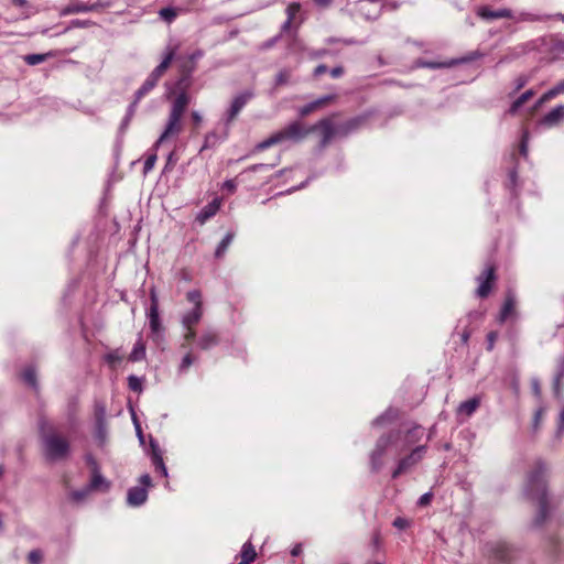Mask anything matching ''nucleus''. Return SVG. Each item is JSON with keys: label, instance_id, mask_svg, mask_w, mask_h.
<instances>
[{"label": "nucleus", "instance_id": "f257e3e1", "mask_svg": "<svg viewBox=\"0 0 564 564\" xmlns=\"http://www.w3.org/2000/svg\"><path fill=\"white\" fill-rule=\"evenodd\" d=\"M524 494L529 499L538 501L539 511L534 518V525H542L549 516L546 465L542 460H538L529 473Z\"/></svg>", "mask_w": 564, "mask_h": 564}, {"label": "nucleus", "instance_id": "f03ea898", "mask_svg": "<svg viewBox=\"0 0 564 564\" xmlns=\"http://www.w3.org/2000/svg\"><path fill=\"white\" fill-rule=\"evenodd\" d=\"M39 432L43 454L48 462L62 460L68 456L70 451L69 442L56 433L54 427L43 417L39 421Z\"/></svg>", "mask_w": 564, "mask_h": 564}, {"label": "nucleus", "instance_id": "7ed1b4c3", "mask_svg": "<svg viewBox=\"0 0 564 564\" xmlns=\"http://www.w3.org/2000/svg\"><path fill=\"white\" fill-rule=\"evenodd\" d=\"M191 102V96L177 94L173 99L163 132L154 143L158 149L169 139L176 138L183 130V116Z\"/></svg>", "mask_w": 564, "mask_h": 564}, {"label": "nucleus", "instance_id": "20e7f679", "mask_svg": "<svg viewBox=\"0 0 564 564\" xmlns=\"http://www.w3.org/2000/svg\"><path fill=\"white\" fill-rule=\"evenodd\" d=\"M401 437V431H390L382 434L376 442L375 448L370 453V469L372 473H378L383 466L382 457L386 455L389 447L394 446L398 451V442Z\"/></svg>", "mask_w": 564, "mask_h": 564}, {"label": "nucleus", "instance_id": "39448f33", "mask_svg": "<svg viewBox=\"0 0 564 564\" xmlns=\"http://www.w3.org/2000/svg\"><path fill=\"white\" fill-rule=\"evenodd\" d=\"M176 47L167 46L162 62L149 74L141 87L135 91L137 99L147 96L159 83L175 57Z\"/></svg>", "mask_w": 564, "mask_h": 564}, {"label": "nucleus", "instance_id": "423d86ee", "mask_svg": "<svg viewBox=\"0 0 564 564\" xmlns=\"http://www.w3.org/2000/svg\"><path fill=\"white\" fill-rule=\"evenodd\" d=\"M150 307L147 313L151 337L159 341L164 338V326L162 325L159 313V300L154 290L150 292Z\"/></svg>", "mask_w": 564, "mask_h": 564}, {"label": "nucleus", "instance_id": "0eeeda50", "mask_svg": "<svg viewBox=\"0 0 564 564\" xmlns=\"http://www.w3.org/2000/svg\"><path fill=\"white\" fill-rule=\"evenodd\" d=\"M426 445H419L411 449V452L399 459L395 469L392 471V478L397 479L400 475L411 470L416 466L424 457L426 453Z\"/></svg>", "mask_w": 564, "mask_h": 564}, {"label": "nucleus", "instance_id": "6e6552de", "mask_svg": "<svg viewBox=\"0 0 564 564\" xmlns=\"http://www.w3.org/2000/svg\"><path fill=\"white\" fill-rule=\"evenodd\" d=\"M253 98V91L245 90L238 94L231 101V105L226 113L225 122H224V138H227L229 134L230 123L236 119L239 112L243 109V107L248 104L249 100Z\"/></svg>", "mask_w": 564, "mask_h": 564}, {"label": "nucleus", "instance_id": "1a4fd4ad", "mask_svg": "<svg viewBox=\"0 0 564 564\" xmlns=\"http://www.w3.org/2000/svg\"><path fill=\"white\" fill-rule=\"evenodd\" d=\"M141 486L131 487L127 494V503L130 507H140L148 499V488L152 486V479L149 474H143L139 478Z\"/></svg>", "mask_w": 564, "mask_h": 564}, {"label": "nucleus", "instance_id": "9d476101", "mask_svg": "<svg viewBox=\"0 0 564 564\" xmlns=\"http://www.w3.org/2000/svg\"><path fill=\"white\" fill-rule=\"evenodd\" d=\"M312 133L311 127L305 128L300 121H292L288 126H285L283 129L278 131V134L280 137V141L285 142L290 141L293 143H300L306 137Z\"/></svg>", "mask_w": 564, "mask_h": 564}, {"label": "nucleus", "instance_id": "9b49d317", "mask_svg": "<svg viewBox=\"0 0 564 564\" xmlns=\"http://www.w3.org/2000/svg\"><path fill=\"white\" fill-rule=\"evenodd\" d=\"M312 132L321 130L322 139L319 141V149L326 148L333 138L337 137V126L333 123L332 118H323L315 124L311 126Z\"/></svg>", "mask_w": 564, "mask_h": 564}, {"label": "nucleus", "instance_id": "f8f14e48", "mask_svg": "<svg viewBox=\"0 0 564 564\" xmlns=\"http://www.w3.org/2000/svg\"><path fill=\"white\" fill-rule=\"evenodd\" d=\"M496 280L495 267L488 265L478 276V288L476 295L480 299H485L489 295L492 289V284Z\"/></svg>", "mask_w": 564, "mask_h": 564}, {"label": "nucleus", "instance_id": "ddd939ff", "mask_svg": "<svg viewBox=\"0 0 564 564\" xmlns=\"http://www.w3.org/2000/svg\"><path fill=\"white\" fill-rule=\"evenodd\" d=\"M477 15L487 22L498 19H511L516 20L514 12L508 8H500L497 10L491 9L489 6H481L476 10Z\"/></svg>", "mask_w": 564, "mask_h": 564}, {"label": "nucleus", "instance_id": "4468645a", "mask_svg": "<svg viewBox=\"0 0 564 564\" xmlns=\"http://www.w3.org/2000/svg\"><path fill=\"white\" fill-rule=\"evenodd\" d=\"M366 122H367V116L360 115V116L350 118V119L346 120L345 122L338 123V124H336L337 126V137L346 138V137L357 132L359 129H361Z\"/></svg>", "mask_w": 564, "mask_h": 564}, {"label": "nucleus", "instance_id": "2eb2a0df", "mask_svg": "<svg viewBox=\"0 0 564 564\" xmlns=\"http://www.w3.org/2000/svg\"><path fill=\"white\" fill-rule=\"evenodd\" d=\"M196 69V64H183L181 66V76L175 83L177 94L189 96L188 89L192 86V74Z\"/></svg>", "mask_w": 564, "mask_h": 564}, {"label": "nucleus", "instance_id": "dca6fc26", "mask_svg": "<svg viewBox=\"0 0 564 564\" xmlns=\"http://www.w3.org/2000/svg\"><path fill=\"white\" fill-rule=\"evenodd\" d=\"M423 436V429L420 425H415L412 429L408 430V432L403 435L401 433V437L398 442V454L406 451L413 444L419 442Z\"/></svg>", "mask_w": 564, "mask_h": 564}, {"label": "nucleus", "instance_id": "f3484780", "mask_svg": "<svg viewBox=\"0 0 564 564\" xmlns=\"http://www.w3.org/2000/svg\"><path fill=\"white\" fill-rule=\"evenodd\" d=\"M89 464L94 466L93 468V475L89 484L87 485L90 491L94 490H102L108 491L110 489V482L100 474L99 468L95 462V459L89 456L88 457Z\"/></svg>", "mask_w": 564, "mask_h": 564}, {"label": "nucleus", "instance_id": "a211bd4d", "mask_svg": "<svg viewBox=\"0 0 564 564\" xmlns=\"http://www.w3.org/2000/svg\"><path fill=\"white\" fill-rule=\"evenodd\" d=\"M220 343L219 334L213 329L208 328L197 339V347L202 350H209Z\"/></svg>", "mask_w": 564, "mask_h": 564}, {"label": "nucleus", "instance_id": "6ab92c4d", "mask_svg": "<svg viewBox=\"0 0 564 564\" xmlns=\"http://www.w3.org/2000/svg\"><path fill=\"white\" fill-rule=\"evenodd\" d=\"M336 98L335 95H325L322 96L304 106H302L299 109L300 117L304 118L308 116L310 113L314 112L315 110L322 108L323 106L327 105L328 102L333 101Z\"/></svg>", "mask_w": 564, "mask_h": 564}, {"label": "nucleus", "instance_id": "aec40b11", "mask_svg": "<svg viewBox=\"0 0 564 564\" xmlns=\"http://www.w3.org/2000/svg\"><path fill=\"white\" fill-rule=\"evenodd\" d=\"M220 203L218 199H214L207 205H205L196 216V221L200 225H204L208 219L214 217L219 210Z\"/></svg>", "mask_w": 564, "mask_h": 564}, {"label": "nucleus", "instance_id": "412c9836", "mask_svg": "<svg viewBox=\"0 0 564 564\" xmlns=\"http://www.w3.org/2000/svg\"><path fill=\"white\" fill-rule=\"evenodd\" d=\"M203 314V307H193L191 311L186 312L181 318L183 328H189L197 325L200 322Z\"/></svg>", "mask_w": 564, "mask_h": 564}, {"label": "nucleus", "instance_id": "4be33fe9", "mask_svg": "<svg viewBox=\"0 0 564 564\" xmlns=\"http://www.w3.org/2000/svg\"><path fill=\"white\" fill-rule=\"evenodd\" d=\"M563 118L564 105H557L542 118L541 122L547 127H553L557 124Z\"/></svg>", "mask_w": 564, "mask_h": 564}, {"label": "nucleus", "instance_id": "5701e85b", "mask_svg": "<svg viewBox=\"0 0 564 564\" xmlns=\"http://www.w3.org/2000/svg\"><path fill=\"white\" fill-rule=\"evenodd\" d=\"M88 12V7L86 3L79 0H72L67 6L62 8L59 14L62 17L76 14V13H85Z\"/></svg>", "mask_w": 564, "mask_h": 564}, {"label": "nucleus", "instance_id": "b1692460", "mask_svg": "<svg viewBox=\"0 0 564 564\" xmlns=\"http://www.w3.org/2000/svg\"><path fill=\"white\" fill-rule=\"evenodd\" d=\"M471 58H463V59H452L449 62H431V61H419L417 66L424 67V68H431V69H438V68H447L452 67L453 65H456L459 62H466L470 61Z\"/></svg>", "mask_w": 564, "mask_h": 564}, {"label": "nucleus", "instance_id": "393cba45", "mask_svg": "<svg viewBox=\"0 0 564 564\" xmlns=\"http://www.w3.org/2000/svg\"><path fill=\"white\" fill-rule=\"evenodd\" d=\"M494 556L500 562H508L510 560V549L507 543H496L491 546Z\"/></svg>", "mask_w": 564, "mask_h": 564}, {"label": "nucleus", "instance_id": "a878e982", "mask_svg": "<svg viewBox=\"0 0 564 564\" xmlns=\"http://www.w3.org/2000/svg\"><path fill=\"white\" fill-rule=\"evenodd\" d=\"M479 404H480L479 398H477V397L470 398L459 404L458 412L460 414L470 416L478 409Z\"/></svg>", "mask_w": 564, "mask_h": 564}, {"label": "nucleus", "instance_id": "bb28decb", "mask_svg": "<svg viewBox=\"0 0 564 564\" xmlns=\"http://www.w3.org/2000/svg\"><path fill=\"white\" fill-rule=\"evenodd\" d=\"M227 138H224V132L221 135H218L216 131H210L205 135L203 147L200 151H204L206 149L215 148L219 142L226 140Z\"/></svg>", "mask_w": 564, "mask_h": 564}, {"label": "nucleus", "instance_id": "cd10ccee", "mask_svg": "<svg viewBox=\"0 0 564 564\" xmlns=\"http://www.w3.org/2000/svg\"><path fill=\"white\" fill-rule=\"evenodd\" d=\"M534 90L533 89H529L527 91H524L523 94H521L510 106L509 108V113L511 115H514L521 107L524 102H527L531 97L534 96Z\"/></svg>", "mask_w": 564, "mask_h": 564}, {"label": "nucleus", "instance_id": "c85d7f7f", "mask_svg": "<svg viewBox=\"0 0 564 564\" xmlns=\"http://www.w3.org/2000/svg\"><path fill=\"white\" fill-rule=\"evenodd\" d=\"M22 379L32 389H34V390L39 389L36 371H35L34 367H32V366L26 367L22 372Z\"/></svg>", "mask_w": 564, "mask_h": 564}, {"label": "nucleus", "instance_id": "c756f323", "mask_svg": "<svg viewBox=\"0 0 564 564\" xmlns=\"http://www.w3.org/2000/svg\"><path fill=\"white\" fill-rule=\"evenodd\" d=\"M398 416V412L391 408H389L387 411H384L382 414L377 416L372 422V426H381L388 422H391Z\"/></svg>", "mask_w": 564, "mask_h": 564}, {"label": "nucleus", "instance_id": "7c9ffc66", "mask_svg": "<svg viewBox=\"0 0 564 564\" xmlns=\"http://www.w3.org/2000/svg\"><path fill=\"white\" fill-rule=\"evenodd\" d=\"M234 237L235 235L232 232H228L225 235V237L221 239V241L218 243L215 250L216 258H221L226 253L228 247L234 240Z\"/></svg>", "mask_w": 564, "mask_h": 564}, {"label": "nucleus", "instance_id": "2f4dec72", "mask_svg": "<svg viewBox=\"0 0 564 564\" xmlns=\"http://www.w3.org/2000/svg\"><path fill=\"white\" fill-rule=\"evenodd\" d=\"M279 143H281L280 137H279L278 132H275L272 135H270L269 138H267L265 140L259 142L254 147V151H257V152L264 151V150H267L275 144H279Z\"/></svg>", "mask_w": 564, "mask_h": 564}, {"label": "nucleus", "instance_id": "473e14b6", "mask_svg": "<svg viewBox=\"0 0 564 564\" xmlns=\"http://www.w3.org/2000/svg\"><path fill=\"white\" fill-rule=\"evenodd\" d=\"M144 357H145V347L142 344V341L139 340L134 344L133 349L129 355V360L135 362V361H140V360L144 359Z\"/></svg>", "mask_w": 564, "mask_h": 564}, {"label": "nucleus", "instance_id": "72a5a7b5", "mask_svg": "<svg viewBox=\"0 0 564 564\" xmlns=\"http://www.w3.org/2000/svg\"><path fill=\"white\" fill-rule=\"evenodd\" d=\"M513 307H514V300L512 296H507V299L505 300V303L501 307V311H500V314H499V321L500 322H505L509 315L511 314V312L513 311Z\"/></svg>", "mask_w": 564, "mask_h": 564}, {"label": "nucleus", "instance_id": "f704fd0d", "mask_svg": "<svg viewBox=\"0 0 564 564\" xmlns=\"http://www.w3.org/2000/svg\"><path fill=\"white\" fill-rule=\"evenodd\" d=\"M95 437L102 445L107 438V422H95Z\"/></svg>", "mask_w": 564, "mask_h": 564}, {"label": "nucleus", "instance_id": "c9c22d12", "mask_svg": "<svg viewBox=\"0 0 564 564\" xmlns=\"http://www.w3.org/2000/svg\"><path fill=\"white\" fill-rule=\"evenodd\" d=\"M257 556L256 550L250 542H246L241 549V560L251 564Z\"/></svg>", "mask_w": 564, "mask_h": 564}, {"label": "nucleus", "instance_id": "e433bc0d", "mask_svg": "<svg viewBox=\"0 0 564 564\" xmlns=\"http://www.w3.org/2000/svg\"><path fill=\"white\" fill-rule=\"evenodd\" d=\"M291 76H292V74H291L290 69H286V68L281 69L276 74L275 79H274L275 87L284 86V85L290 84Z\"/></svg>", "mask_w": 564, "mask_h": 564}, {"label": "nucleus", "instance_id": "4c0bfd02", "mask_svg": "<svg viewBox=\"0 0 564 564\" xmlns=\"http://www.w3.org/2000/svg\"><path fill=\"white\" fill-rule=\"evenodd\" d=\"M50 54H28L24 56V62L30 66L39 65L46 61Z\"/></svg>", "mask_w": 564, "mask_h": 564}, {"label": "nucleus", "instance_id": "58836bf2", "mask_svg": "<svg viewBox=\"0 0 564 564\" xmlns=\"http://www.w3.org/2000/svg\"><path fill=\"white\" fill-rule=\"evenodd\" d=\"M90 489L88 488V486H85L84 488L82 489H78V490H73L70 494H69V497L73 501L75 502H82L84 501L88 495L90 494Z\"/></svg>", "mask_w": 564, "mask_h": 564}, {"label": "nucleus", "instance_id": "ea45409f", "mask_svg": "<svg viewBox=\"0 0 564 564\" xmlns=\"http://www.w3.org/2000/svg\"><path fill=\"white\" fill-rule=\"evenodd\" d=\"M188 302L194 304V307H203L202 293L198 290H191L186 293Z\"/></svg>", "mask_w": 564, "mask_h": 564}, {"label": "nucleus", "instance_id": "a19ab883", "mask_svg": "<svg viewBox=\"0 0 564 564\" xmlns=\"http://www.w3.org/2000/svg\"><path fill=\"white\" fill-rule=\"evenodd\" d=\"M95 422H106V405L104 402L95 403Z\"/></svg>", "mask_w": 564, "mask_h": 564}, {"label": "nucleus", "instance_id": "79ce46f5", "mask_svg": "<svg viewBox=\"0 0 564 564\" xmlns=\"http://www.w3.org/2000/svg\"><path fill=\"white\" fill-rule=\"evenodd\" d=\"M128 387L131 391L140 392L142 390L141 379L133 375L129 376L128 377Z\"/></svg>", "mask_w": 564, "mask_h": 564}, {"label": "nucleus", "instance_id": "37998d69", "mask_svg": "<svg viewBox=\"0 0 564 564\" xmlns=\"http://www.w3.org/2000/svg\"><path fill=\"white\" fill-rule=\"evenodd\" d=\"M104 358L105 361L111 367H115L122 359V357L119 355L117 350L108 352L107 355H105Z\"/></svg>", "mask_w": 564, "mask_h": 564}, {"label": "nucleus", "instance_id": "c03bdc74", "mask_svg": "<svg viewBox=\"0 0 564 564\" xmlns=\"http://www.w3.org/2000/svg\"><path fill=\"white\" fill-rule=\"evenodd\" d=\"M530 82V76L528 75H519L517 78H514L513 80V86H514V89L513 91H519L520 89H522L528 83Z\"/></svg>", "mask_w": 564, "mask_h": 564}, {"label": "nucleus", "instance_id": "a18cd8bd", "mask_svg": "<svg viewBox=\"0 0 564 564\" xmlns=\"http://www.w3.org/2000/svg\"><path fill=\"white\" fill-rule=\"evenodd\" d=\"M160 17L166 22H172L176 17V11L171 7L163 8L160 11Z\"/></svg>", "mask_w": 564, "mask_h": 564}, {"label": "nucleus", "instance_id": "49530a36", "mask_svg": "<svg viewBox=\"0 0 564 564\" xmlns=\"http://www.w3.org/2000/svg\"><path fill=\"white\" fill-rule=\"evenodd\" d=\"M94 23L90 21V20H79V19H75V20H72L70 21V24L68 28H66L64 30V32L68 31L70 28H89Z\"/></svg>", "mask_w": 564, "mask_h": 564}, {"label": "nucleus", "instance_id": "de8ad7c7", "mask_svg": "<svg viewBox=\"0 0 564 564\" xmlns=\"http://www.w3.org/2000/svg\"><path fill=\"white\" fill-rule=\"evenodd\" d=\"M43 554L40 550H32L28 555L30 564H40L42 562Z\"/></svg>", "mask_w": 564, "mask_h": 564}, {"label": "nucleus", "instance_id": "09e8293b", "mask_svg": "<svg viewBox=\"0 0 564 564\" xmlns=\"http://www.w3.org/2000/svg\"><path fill=\"white\" fill-rule=\"evenodd\" d=\"M193 362H194V357L192 356V354H191V352H187V354L183 357V359H182V361H181V365H180V371H181V372L186 371V370H187V369L193 365Z\"/></svg>", "mask_w": 564, "mask_h": 564}, {"label": "nucleus", "instance_id": "8fccbe9b", "mask_svg": "<svg viewBox=\"0 0 564 564\" xmlns=\"http://www.w3.org/2000/svg\"><path fill=\"white\" fill-rule=\"evenodd\" d=\"M301 4L299 2L290 3L286 8L288 18L294 20L295 15L300 12Z\"/></svg>", "mask_w": 564, "mask_h": 564}, {"label": "nucleus", "instance_id": "3c124183", "mask_svg": "<svg viewBox=\"0 0 564 564\" xmlns=\"http://www.w3.org/2000/svg\"><path fill=\"white\" fill-rule=\"evenodd\" d=\"M554 377L561 378L564 380V355L560 356L556 359V371Z\"/></svg>", "mask_w": 564, "mask_h": 564}, {"label": "nucleus", "instance_id": "603ef678", "mask_svg": "<svg viewBox=\"0 0 564 564\" xmlns=\"http://www.w3.org/2000/svg\"><path fill=\"white\" fill-rule=\"evenodd\" d=\"M156 159H158L156 154H151L147 158L144 165H143L144 174L149 173L154 167Z\"/></svg>", "mask_w": 564, "mask_h": 564}, {"label": "nucleus", "instance_id": "864d4df0", "mask_svg": "<svg viewBox=\"0 0 564 564\" xmlns=\"http://www.w3.org/2000/svg\"><path fill=\"white\" fill-rule=\"evenodd\" d=\"M274 165L275 164H263V163L253 164V165H250L249 167H247L245 170V172L267 171V170L272 169Z\"/></svg>", "mask_w": 564, "mask_h": 564}, {"label": "nucleus", "instance_id": "5fc2aeb1", "mask_svg": "<svg viewBox=\"0 0 564 564\" xmlns=\"http://www.w3.org/2000/svg\"><path fill=\"white\" fill-rule=\"evenodd\" d=\"M155 469L161 473L162 476L167 477V468L163 462V457H155V464H153Z\"/></svg>", "mask_w": 564, "mask_h": 564}, {"label": "nucleus", "instance_id": "6e6d98bb", "mask_svg": "<svg viewBox=\"0 0 564 564\" xmlns=\"http://www.w3.org/2000/svg\"><path fill=\"white\" fill-rule=\"evenodd\" d=\"M528 140L529 133L528 131H524L520 142V154L523 155L524 158L528 155Z\"/></svg>", "mask_w": 564, "mask_h": 564}, {"label": "nucleus", "instance_id": "4d7b16f0", "mask_svg": "<svg viewBox=\"0 0 564 564\" xmlns=\"http://www.w3.org/2000/svg\"><path fill=\"white\" fill-rule=\"evenodd\" d=\"M543 413H544L543 408H539L535 411L534 416H533V423H532L533 431H536L539 429Z\"/></svg>", "mask_w": 564, "mask_h": 564}, {"label": "nucleus", "instance_id": "13d9d810", "mask_svg": "<svg viewBox=\"0 0 564 564\" xmlns=\"http://www.w3.org/2000/svg\"><path fill=\"white\" fill-rule=\"evenodd\" d=\"M517 182H518V172L516 169H512L510 172H509V183H508V187L511 189V191H514L516 187H517Z\"/></svg>", "mask_w": 564, "mask_h": 564}, {"label": "nucleus", "instance_id": "bf43d9fd", "mask_svg": "<svg viewBox=\"0 0 564 564\" xmlns=\"http://www.w3.org/2000/svg\"><path fill=\"white\" fill-rule=\"evenodd\" d=\"M393 527L399 529V530H404L405 528L409 527L410 522L408 519L405 518H402V517H397L394 520H393Z\"/></svg>", "mask_w": 564, "mask_h": 564}, {"label": "nucleus", "instance_id": "052dcab7", "mask_svg": "<svg viewBox=\"0 0 564 564\" xmlns=\"http://www.w3.org/2000/svg\"><path fill=\"white\" fill-rule=\"evenodd\" d=\"M432 498H433V494L431 491L423 494L417 500V506L425 507V506L430 505Z\"/></svg>", "mask_w": 564, "mask_h": 564}, {"label": "nucleus", "instance_id": "680f3d73", "mask_svg": "<svg viewBox=\"0 0 564 564\" xmlns=\"http://www.w3.org/2000/svg\"><path fill=\"white\" fill-rule=\"evenodd\" d=\"M498 334L496 332H489L487 334V349L492 350L497 340Z\"/></svg>", "mask_w": 564, "mask_h": 564}, {"label": "nucleus", "instance_id": "e2e57ef3", "mask_svg": "<svg viewBox=\"0 0 564 564\" xmlns=\"http://www.w3.org/2000/svg\"><path fill=\"white\" fill-rule=\"evenodd\" d=\"M141 99H137V94L134 93V100L129 105L128 109H127V113L126 116H129V117H132L134 116L135 113V110H137V107H138V104L140 102Z\"/></svg>", "mask_w": 564, "mask_h": 564}, {"label": "nucleus", "instance_id": "0e129e2a", "mask_svg": "<svg viewBox=\"0 0 564 564\" xmlns=\"http://www.w3.org/2000/svg\"><path fill=\"white\" fill-rule=\"evenodd\" d=\"M223 189L228 191L230 194H234L237 189V184L234 180H227L223 184Z\"/></svg>", "mask_w": 564, "mask_h": 564}, {"label": "nucleus", "instance_id": "69168bd1", "mask_svg": "<svg viewBox=\"0 0 564 564\" xmlns=\"http://www.w3.org/2000/svg\"><path fill=\"white\" fill-rule=\"evenodd\" d=\"M561 95L557 86H553L551 89H549L547 91L544 93V99H547L549 101L553 98H555L556 96Z\"/></svg>", "mask_w": 564, "mask_h": 564}, {"label": "nucleus", "instance_id": "338daca9", "mask_svg": "<svg viewBox=\"0 0 564 564\" xmlns=\"http://www.w3.org/2000/svg\"><path fill=\"white\" fill-rule=\"evenodd\" d=\"M184 329H185V333H184L185 341H187V343L193 341L196 338V332H195L194 327L184 328Z\"/></svg>", "mask_w": 564, "mask_h": 564}, {"label": "nucleus", "instance_id": "774afa93", "mask_svg": "<svg viewBox=\"0 0 564 564\" xmlns=\"http://www.w3.org/2000/svg\"><path fill=\"white\" fill-rule=\"evenodd\" d=\"M204 55V52L202 50H196L188 56V62L186 64H195V62L199 58H202Z\"/></svg>", "mask_w": 564, "mask_h": 564}]
</instances>
